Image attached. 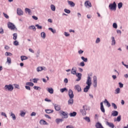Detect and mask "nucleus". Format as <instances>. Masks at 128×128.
I'll list each match as a JSON object with an SVG mask.
<instances>
[{"label":"nucleus","instance_id":"49","mask_svg":"<svg viewBox=\"0 0 128 128\" xmlns=\"http://www.w3.org/2000/svg\"><path fill=\"white\" fill-rule=\"evenodd\" d=\"M64 12H66V14H70V10H68L66 8H65L64 10Z\"/></svg>","mask_w":128,"mask_h":128},{"label":"nucleus","instance_id":"48","mask_svg":"<svg viewBox=\"0 0 128 128\" xmlns=\"http://www.w3.org/2000/svg\"><path fill=\"white\" fill-rule=\"evenodd\" d=\"M112 106L114 108V110H116L118 108V106H116V104L114 103H112Z\"/></svg>","mask_w":128,"mask_h":128},{"label":"nucleus","instance_id":"5","mask_svg":"<svg viewBox=\"0 0 128 128\" xmlns=\"http://www.w3.org/2000/svg\"><path fill=\"white\" fill-rule=\"evenodd\" d=\"M86 84H87L88 86H92V78H90V76H88Z\"/></svg>","mask_w":128,"mask_h":128},{"label":"nucleus","instance_id":"38","mask_svg":"<svg viewBox=\"0 0 128 128\" xmlns=\"http://www.w3.org/2000/svg\"><path fill=\"white\" fill-rule=\"evenodd\" d=\"M50 8L52 12H55L56 11V6L54 4H51L50 5Z\"/></svg>","mask_w":128,"mask_h":128},{"label":"nucleus","instance_id":"8","mask_svg":"<svg viewBox=\"0 0 128 128\" xmlns=\"http://www.w3.org/2000/svg\"><path fill=\"white\" fill-rule=\"evenodd\" d=\"M100 110L101 112H103V114H104V112H106V110L104 109V102H101L100 103Z\"/></svg>","mask_w":128,"mask_h":128},{"label":"nucleus","instance_id":"45","mask_svg":"<svg viewBox=\"0 0 128 128\" xmlns=\"http://www.w3.org/2000/svg\"><path fill=\"white\" fill-rule=\"evenodd\" d=\"M18 38V34L16 33H14L13 34V40H16V38Z\"/></svg>","mask_w":128,"mask_h":128},{"label":"nucleus","instance_id":"25","mask_svg":"<svg viewBox=\"0 0 128 128\" xmlns=\"http://www.w3.org/2000/svg\"><path fill=\"white\" fill-rule=\"evenodd\" d=\"M90 88V86H86V88H84V92H88V90Z\"/></svg>","mask_w":128,"mask_h":128},{"label":"nucleus","instance_id":"4","mask_svg":"<svg viewBox=\"0 0 128 128\" xmlns=\"http://www.w3.org/2000/svg\"><path fill=\"white\" fill-rule=\"evenodd\" d=\"M68 114L67 112L62 111L60 114V116H62V118H68Z\"/></svg>","mask_w":128,"mask_h":128},{"label":"nucleus","instance_id":"15","mask_svg":"<svg viewBox=\"0 0 128 128\" xmlns=\"http://www.w3.org/2000/svg\"><path fill=\"white\" fill-rule=\"evenodd\" d=\"M54 106L57 112H60V105L57 104H54Z\"/></svg>","mask_w":128,"mask_h":128},{"label":"nucleus","instance_id":"26","mask_svg":"<svg viewBox=\"0 0 128 128\" xmlns=\"http://www.w3.org/2000/svg\"><path fill=\"white\" fill-rule=\"evenodd\" d=\"M20 58H21L22 62H24V60H28V56H20Z\"/></svg>","mask_w":128,"mask_h":128},{"label":"nucleus","instance_id":"19","mask_svg":"<svg viewBox=\"0 0 128 128\" xmlns=\"http://www.w3.org/2000/svg\"><path fill=\"white\" fill-rule=\"evenodd\" d=\"M64 122V119L62 118H56V122L58 124L60 122Z\"/></svg>","mask_w":128,"mask_h":128},{"label":"nucleus","instance_id":"18","mask_svg":"<svg viewBox=\"0 0 128 128\" xmlns=\"http://www.w3.org/2000/svg\"><path fill=\"white\" fill-rule=\"evenodd\" d=\"M118 111L116 110L112 111V114H111L112 116H118Z\"/></svg>","mask_w":128,"mask_h":128},{"label":"nucleus","instance_id":"58","mask_svg":"<svg viewBox=\"0 0 128 128\" xmlns=\"http://www.w3.org/2000/svg\"><path fill=\"white\" fill-rule=\"evenodd\" d=\"M1 116H5V118H8V116H6V114L4 112H1Z\"/></svg>","mask_w":128,"mask_h":128},{"label":"nucleus","instance_id":"29","mask_svg":"<svg viewBox=\"0 0 128 128\" xmlns=\"http://www.w3.org/2000/svg\"><path fill=\"white\" fill-rule=\"evenodd\" d=\"M84 120H85L87 122H90V117L88 116H86L83 118Z\"/></svg>","mask_w":128,"mask_h":128},{"label":"nucleus","instance_id":"61","mask_svg":"<svg viewBox=\"0 0 128 128\" xmlns=\"http://www.w3.org/2000/svg\"><path fill=\"white\" fill-rule=\"evenodd\" d=\"M64 36H70V34L67 32H64Z\"/></svg>","mask_w":128,"mask_h":128},{"label":"nucleus","instance_id":"46","mask_svg":"<svg viewBox=\"0 0 128 128\" xmlns=\"http://www.w3.org/2000/svg\"><path fill=\"white\" fill-rule=\"evenodd\" d=\"M5 56H12V54L11 52H6L5 53Z\"/></svg>","mask_w":128,"mask_h":128},{"label":"nucleus","instance_id":"21","mask_svg":"<svg viewBox=\"0 0 128 128\" xmlns=\"http://www.w3.org/2000/svg\"><path fill=\"white\" fill-rule=\"evenodd\" d=\"M10 116H12L13 120H16V114H14L13 112L10 113Z\"/></svg>","mask_w":128,"mask_h":128},{"label":"nucleus","instance_id":"43","mask_svg":"<svg viewBox=\"0 0 128 128\" xmlns=\"http://www.w3.org/2000/svg\"><path fill=\"white\" fill-rule=\"evenodd\" d=\"M7 62L10 64H12V58H10L8 57L7 58Z\"/></svg>","mask_w":128,"mask_h":128},{"label":"nucleus","instance_id":"23","mask_svg":"<svg viewBox=\"0 0 128 128\" xmlns=\"http://www.w3.org/2000/svg\"><path fill=\"white\" fill-rule=\"evenodd\" d=\"M68 104H74V99L72 98H70V100H68Z\"/></svg>","mask_w":128,"mask_h":128},{"label":"nucleus","instance_id":"24","mask_svg":"<svg viewBox=\"0 0 128 128\" xmlns=\"http://www.w3.org/2000/svg\"><path fill=\"white\" fill-rule=\"evenodd\" d=\"M45 112L46 114H52V112H54V110L50 109H46L45 110Z\"/></svg>","mask_w":128,"mask_h":128},{"label":"nucleus","instance_id":"22","mask_svg":"<svg viewBox=\"0 0 128 128\" xmlns=\"http://www.w3.org/2000/svg\"><path fill=\"white\" fill-rule=\"evenodd\" d=\"M104 104H106V106H108V108H110V104L108 101V100L105 99L104 100Z\"/></svg>","mask_w":128,"mask_h":128},{"label":"nucleus","instance_id":"12","mask_svg":"<svg viewBox=\"0 0 128 128\" xmlns=\"http://www.w3.org/2000/svg\"><path fill=\"white\" fill-rule=\"evenodd\" d=\"M68 96L70 98H74V92H72V89H70L68 90Z\"/></svg>","mask_w":128,"mask_h":128},{"label":"nucleus","instance_id":"42","mask_svg":"<svg viewBox=\"0 0 128 128\" xmlns=\"http://www.w3.org/2000/svg\"><path fill=\"white\" fill-rule=\"evenodd\" d=\"M20 116H22V118H24V116H26V112L24 111H20Z\"/></svg>","mask_w":128,"mask_h":128},{"label":"nucleus","instance_id":"10","mask_svg":"<svg viewBox=\"0 0 128 128\" xmlns=\"http://www.w3.org/2000/svg\"><path fill=\"white\" fill-rule=\"evenodd\" d=\"M106 126H109V128H114V124L112 122H110L108 121H106Z\"/></svg>","mask_w":128,"mask_h":128},{"label":"nucleus","instance_id":"39","mask_svg":"<svg viewBox=\"0 0 128 128\" xmlns=\"http://www.w3.org/2000/svg\"><path fill=\"white\" fill-rule=\"evenodd\" d=\"M40 124H46V122L44 120H41L40 122Z\"/></svg>","mask_w":128,"mask_h":128},{"label":"nucleus","instance_id":"44","mask_svg":"<svg viewBox=\"0 0 128 128\" xmlns=\"http://www.w3.org/2000/svg\"><path fill=\"white\" fill-rule=\"evenodd\" d=\"M25 12H28V14H30V12H32L30 9L28 8H26Z\"/></svg>","mask_w":128,"mask_h":128},{"label":"nucleus","instance_id":"13","mask_svg":"<svg viewBox=\"0 0 128 128\" xmlns=\"http://www.w3.org/2000/svg\"><path fill=\"white\" fill-rule=\"evenodd\" d=\"M76 76H77L78 78L76 80V82H80V80H82V74L80 73H76L75 74Z\"/></svg>","mask_w":128,"mask_h":128},{"label":"nucleus","instance_id":"17","mask_svg":"<svg viewBox=\"0 0 128 128\" xmlns=\"http://www.w3.org/2000/svg\"><path fill=\"white\" fill-rule=\"evenodd\" d=\"M68 4H69V6H71V8H74V6H76V4L72 1H68Z\"/></svg>","mask_w":128,"mask_h":128},{"label":"nucleus","instance_id":"64","mask_svg":"<svg viewBox=\"0 0 128 128\" xmlns=\"http://www.w3.org/2000/svg\"><path fill=\"white\" fill-rule=\"evenodd\" d=\"M66 128H74V126L72 125H68L66 126Z\"/></svg>","mask_w":128,"mask_h":128},{"label":"nucleus","instance_id":"54","mask_svg":"<svg viewBox=\"0 0 128 128\" xmlns=\"http://www.w3.org/2000/svg\"><path fill=\"white\" fill-rule=\"evenodd\" d=\"M34 84H38V78H34L32 80Z\"/></svg>","mask_w":128,"mask_h":128},{"label":"nucleus","instance_id":"31","mask_svg":"<svg viewBox=\"0 0 128 128\" xmlns=\"http://www.w3.org/2000/svg\"><path fill=\"white\" fill-rule=\"evenodd\" d=\"M48 30H50L52 34H56V30L53 29L52 28H48Z\"/></svg>","mask_w":128,"mask_h":128},{"label":"nucleus","instance_id":"52","mask_svg":"<svg viewBox=\"0 0 128 128\" xmlns=\"http://www.w3.org/2000/svg\"><path fill=\"white\" fill-rule=\"evenodd\" d=\"M13 44L14 46H18V44H19L18 42V40H15Z\"/></svg>","mask_w":128,"mask_h":128},{"label":"nucleus","instance_id":"27","mask_svg":"<svg viewBox=\"0 0 128 128\" xmlns=\"http://www.w3.org/2000/svg\"><path fill=\"white\" fill-rule=\"evenodd\" d=\"M40 36H41V38H43V40H44V38H46V32H42L40 34Z\"/></svg>","mask_w":128,"mask_h":128},{"label":"nucleus","instance_id":"53","mask_svg":"<svg viewBox=\"0 0 128 128\" xmlns=\"http://www.w3.org/2000/svg\"><path fill=\"white\" fill-rule=\"evenodd\" d=\"M86 66V64H84V62H80V66Z\"/></svg>","mask_w":128,"mask_h":128},{"label":"nucleus","instance_id":"56","mask_svg":"<svg viewBox=\"0 0 128 128\" xmlns=\"http://www.w3.org/2000/svg\"><path fill=\"white\" fill-rule=\"evenodd\" d=\"M14 86L15 88H18V90H20V85L18 84H14Z\"/></svg>","mask_w":128,"mask_h":128},{"label":"nucleus","instance_id":"57","mask_svg":"<svg viewBox=\"0 0 128 128\" xmlns=\"http://www.w3.org/2000/svg\"><path fill=\"white\" fill-rule=\"evenodd\" d=\"M36 26L37 28H38V30H42V26H40L38 24H36Z\"/></svg>","mask_w":128,"mask_h":128},{"label":"nucleus","instance_id":"35","mask_svg":"<svg viewBox=\"0 0 128 128\" xmlns=\"http://www.w3.org/2000/svg\"><path fill=\"white\" fill-rule=\"evenodd\" d=\"M118 8L119 10H120L122 8V2H120L118 4Z\"/></svg>","mask_w":128,"mask_h":128},{"label":"nucleus","instance_id":"47","mask_svg":"<svg viewBox=\"0 0 128 128\" xmlns=\"http://www.w3.org/2000/svg\"><path fill=\"white\" fill-rule=\"evenodd\" d=\"M40 50H38L36 53V58H38V56H40Z\"/></svg>","mask_w":128,"mask_h":128},{"label":"nucleus","instance_id":"33","mask_svg":"<svg viewBox=\"0 0 128 128\" xmlns=\"http://www.w3.org/2000/svg\"><path fill=\"white\" fill-rule=\"evenodd\" d=\"M122 120V116H119L117 117L116 120H114V122H120V120Z\"/></svg>","mask_w":128,"mask_h":128},{"label":"nucleus","instance_id":"20","mask_svg":"<svg viewBox=\"0 0 128 128\" xmlns=\"http://www.w3.org/2000/svg\"><path fill=\"white\" fill-rule=\"evenodd\" d=\"M112 40V46H116V40L114 39V37L112 36L111 38Z\"/></svg>","mask_w":128,"mask_h":128},{"label":"nucleus","instance_id":"40","mask_svg":"<svg viewBox=\"0 0 128 128\" xmlns=\"http://www.w3.org/2000/svg\"><path fill=\"white\" fill-rule=\"evenodd\" d=\"M60 92H68V89L66 88L60 89Z\"/></svg>","mask_w":128,"mask_h":128},{"label":"nucleus","instance_id":"36","mask_svg":"<svg viewBox=\"0 0 128 128\" xmlns=\"http://www.w3.org/2000/svg\"><path fill=\"white\" fill-rule=\"evenodd\" d=\"M70 116H76V112H70Z\"/></svg>","mask_w":128,"mask_h":128},{"label":"nucleus","instance_id":"34","mask_svg":"<svg viewBox=\"0 0 128 128\" xmlns=\"http://www.w3.org/2000/svg\"><path fill=\"white\" fill-rule=\"evenodd\" d=\"M47 90L50 94H54V89L52 88H48Z\"/></svg>","mask_w":128,"mask_h":128},{"label":"nucleus","instance_id":"30","mask_svg":"<svg viewBox=\"0 0 128 128\" xmlns=\"http://www.w3.org/2000/svg\"><path fill=\"white\" fill-rule=\"evenodd\" d=\"M120 88H117L116 90H115V94H120Z\"/></svg>","mask_w":128,"mask_h":128},{"label":"nucleus","instance_id":"9","mask_svg":"<svg viewBox=\"0 0 128 128\" xmlns=\"http://www.w3.org/2000/svg\"><path fill=\"white\" fill-rule=\"evenodd\" d=\"M17 14L18 16H23L24 15V11L20 9V8H18L16 10Z\"/></svg>","mask_w":128,"mask_h":128},{"label":"nucleus","instance_id":"1","mask_svg":"<svg viewBox=\"0 0 128 128\" xmlns=\"http://www.w3.org/2000/svg\"><path fill=\"white\" fill-rule=\"evenodd\" d=\"M82 108L80 110V112L82 114V116H86V110H88L90 109L86 105L83 106Z\"/></svg>","mask_w":128,"mask_h":128},{"label":"nucleus","instance_id":"37","mask_svg":"<svg viewBox=\"0 0 128 128\" xmlns=\"http://www.w3.org/2000/svg\"><path fill=\"white\" fill-rule=\"evenodd\" d=\"M29 30H34V32H36V28L34 26H31L28 27Z\"/></svg>","mask_w":128,"mask_h":128},{"label":"nucleus","instance_id":"14","mask_svg":"<svg viewBox=\"0 0 128 128\" xmlns=\"http://www.w3.org/2000/svg\"><path fill=\"white\" fill-rule=\"evenodd\" d=\"M74 88L76 90H78V92H82V88L78 84H77L74 86Z\"/></svg>","mask_w":128,"mask_h":128},{"label":"nucleus","instance_id":"11","mask_svg":"<svg viewBox=\"0 0 128 128\" xmlns=\"http://www.w3.org/2000/svg\"><path fill=\"white\" fill-rule=\"evenodd\" d=\"M84 6L86 8H92V3L88 0H86L84 2Z\"/></svg>","mask_w":128,"mask_h":128},{"label":"nucleus","instance_id":"6","mask_svg":"<svg viewBox=\"0 0 128 128\" xmlns=\"http://www.w3.org/2000/svg\"><path fill=\"white\" fill-rule=\"evenodd\" d=\"M8 28H10V30H14V28H16V26H14V24H12L10 22H8Z\"/></svg>","mask_w":128,"mask_h":128},{"label":"nucleus","instance_id":"3","mask_svg":"<svg viewBox=\"0 0 128 128\" xmlns=\"http://www.w3.org/2000/svg\"><path fill=\"white\" fill-rule=\"evenodd\" d=\"M4 88L6 90H8V92H12L14 90V86L11 84L8 85H6L4 87Z\"/></svg>","mask_w":128,"mask_h":128},{"label":"nucleus","instance_id":"50","mask_svg":"<svg viewBox=\"0 0 128 128\" xmlns=\"http://www.w3.org/2000/svg\"><path fill=\"white\" fill-rule=\"evenodd\" d=\"M3 15L4 16V18H7V19L10 18V16L6 14L3 12Z\"/></svg>","mask_w":128,"mask_h":128},{"label":"nucleus","instance_id":"16","mask_svg":"<svg viewBox=\"0 0 128 128\" xmlns=\"http://www.w3.org/2000/svg\"><path fill=\"white\" fill-rule=\"evenodd\" d=\"M72 74H76V67H73L71 70Z\"/></svg>","mask_w":128,"mask_h":128},{"label":"nucleus","instance_id":"2","mask_svg":"<svg viewBox=\"0 0 128 128\" xmlns=\"http://www.w3.org/2000/svg\"><path fill=\"white\" fill-rule=\"evenodd\" d=\"M108 8L112 10H116V3L115 2L113 4H110L108 6Z\"/></svg>","mask_w":128,"mask_h":128},{"label":"nucleus","instance_id":"32","mask_svg":"<svg viewBox=\"0 0 128 128\" xmlns=\"http://www.w3.org/2000/svg\"><path fill=\"white\" fill-rule=\"evenodd\" d=\"M81 60H83L84 62H88V58H86L84 56H81Z\"/></svg>","mask_w":128,"mask_h":128},{"label":"nucleus","instance_id":"41","mask_svg":"<svg viewBox=\"0 0 128 128\" xmlns=\"http://www.w3.org/2000/svg\"><path fill=\"white\" fill-rule=\"evenodd\" d=\"M26 86H34V83L32 82H28L26 83Z\"/></svg>","mask_w":128,"mask_h":128},{"label":"nucleus","instance_id":"55","mask_svg":"<svg viewBox=\"0 0 128 128\" xmlns=\"http://www.w3.org/2000/svg\"><path fill=\"white\" fill-rule=\"evenodd\" d=\"M112 26L114 28H118V24L116 23H114L112 24Z\"/></svg>","mask_w":128,"mask_h":128},{"label":"nucleus","instance_id":"62","mask_svg":"<svg viewBox=\"0 0 128 128\" xmlns=\"http://www.w3.org/2000/svg\"><path fill=\"white\" fill-rule=\"evenodd\" d=\"M25 88L26 90H30V86H26Z\"/></svg>","mask_w":128,"mask_h":128},{"label":"nucleus","instance_id":"63","mask_svg":"<svg viewBox=\"0 0 128 128\" xmlns=\"http://www.w3.org/2000/svg\"><path fill=\"white\" fill-rule=\"evenodd\" d=\"M44 116L45 118H48L49 120H50V118H50V116L48 114H44Z\"/></svg>","mask_w":128,"mask_h":128},{"label":"nucleus","instance_id":"51","mask_svg":"<svg viewBox=\"0 0 128 128\" xmlns=\"http://www.w3.org/2000/svg\"><path fill=\"white\" fill-rule=\"evenodd\" d=\"M100 38H98L96 39V44H100Z\"/></svg>","mask_w":128,"mask_h":128},{"label":"nucleus","instance_id":"7","mask_svg":"<svg viewBox=\"0 0 128 128\" xmlns=\"http://www.w3.org/2000/svg\"><path fill=\"white\" fill-rule=\"evenodd\" d=\"M93 84L94 88L98 86V78H96V76H94L93 77Z\"/></svg>","mask_w":128,"mask_h":128},{"label":"nucleus","instance_id":"60","mask_svg":"<svg viewBox=\"0 0 128 128\" xmlns=\"http://www.w3.org/2000/svg\"><path fill=\"white\" fill-rule=\"evenodd\" d=\"M118 84H119L120 88H124V84H122V82H119Z\"/></svg>","mask_w":128,"mask_h":128},{"label":"nucleus","instance_id":"28","mask_svg":"<svg viewBox=\"0 0 128 128\" xmlns=\"http://www.w3.org/2000/svg\"><path fill=\"white\" fill-rule=\"evenodd\" d=\"M36 70L38 72H42V70H44V68L42 66H39L36 68Z\"/></svg>","mask_w":128,"mask_h":128},{"label":"nucleus","instance_id":"59","mask_svg":"<svg viewBox=\"0 0 128 128\" xmlns=\"http://www.w3.org/2000/svg\"><path fill=\"white\" fill-rule=\"evenodd\" d=\"M78 54H84V50H78Z\"/></svg>","mask_w":128,"mask_h":128}]
</instances>
